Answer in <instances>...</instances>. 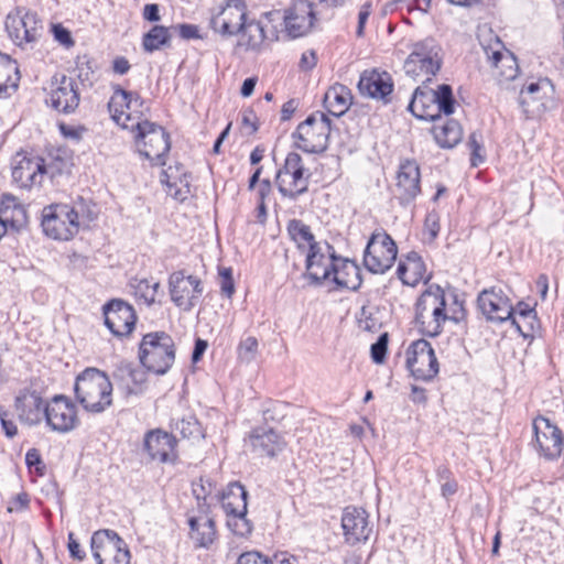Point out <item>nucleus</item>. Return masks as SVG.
<instances>
[{
  "mask_svg": "<svg viewBox=\"0 0 564 564\" xmlns=\"http://www.w3.org/2000/svg\"><path fill=\"white\" fill-rule=\"evenodd\" d=\"M247 512L227 514V525L236 534L245 536L252 530L250 521L246 518Z\"/></svg>",
  "mask_w": 564,
  "mask_h": 564,
  "instance_id": "de8ad7c7",
  "label": "nucleus"
},
{
  "mask_svg": "<svg viewBox=\"0 0 564 564\" xmlns=\"http://www.w3.org/2000/svg\"><path fill=\"white\" fill-rule=\"evenodd\" d=\"M434 96L433 89L417 87L408 106L409 110L419 119L435 121L440 118V113L433 100Z\"/></svg>",
  "mask_w": 564,
  "mask_h": 564,
  "instance_id": "2f4dec72",
  "label": "nucleus"
},
{
  "mask_svg": "<svg viewBox=\"0 0 564 564\" xmlns=\"http://www.w3.org/2000/svg\"><path fill=\"white\" fill-rule=\"evenodd\" d=\"M6 30L15 45L32 47L41 39L44 28L35 12L19 8L7 15Z\"/></svg>",
  "mask_w": 564,
  "mask_h": 564,
  "instance_id": "1a4fd4ad",
  "label": "nucleus"
},
{
  "mask_svg": "<svg viewBox=\"0 0 564 564\" xmlns=\"http://www.w3.org/2000/svg\"><path fill=\"white\" fill-rule=\"evenodd\" d=\"M94 219L83 199L74 205L53 204L42 210L41 226L44 234L55 240H69L82 226Z\"/></svg>",
  "mask_w": 564,
  "mask_h": 564,
  "instance_id": "f257e3e1",
  "label": "nucleus"
},
{
  "mask_svg": "<svg viewBox=\"0 0 564 564\" xmlns=\"http://www.w3.org/2000/svg\"><path fill=\"white\" fill-rule=\"evenodd\" d=\"M0 217L6 231L8 227L19 230L26 223L25 209L20 204H18L8 215Z\"/></svg>",
  "mask_w": 564,
  "mask_h": 564,
  "instance_id": "8fccbe9b",
  "label": "nucleus"
},
{
  "mask_svg": "<svg viewBox=\"0 0 564 564\" xmlns=\"http://www.w3.org/2000/svg\"><path fill=\"white\" fill-rule=\"evenodd\" d=\"M434 101L437 107V111L445 113L446 116L454 112L455 100L453 98L452 88L449 85L443 84L438 86L437 90H434Z\"/></svg>",
  "mask_w": 564,
  "mask_h": 564,
  "instance_id": "a18cd8bd",
  "label": "nucleus"
},
{
  "mask_svg": "<svg viewBox=\"0 0 564 564\" xmlns=\"http://www.w3.org/2000/svg\"><path fill=\"white\" fill-rule=\"evenodd\" d=\"M171 301L184 312H191L203 294L199 278L185 275L184 271L173 272L169 278Z\"/></svg>",
  "mask_w": 564,
  "mask_h": 564,
  "instance_id": "2eb2a0df",
  "label": "nucleus"
},
{
  "mask_svg": "<svg viewBox=\"0 0 564 564\" xmlns=\"http://www.w3.org/2000/svg\"><path fill=\"white\" fill-rule=\"evenodd\" d=\"M172 32L177 33L183 40L200 39L199 29L194 24H176L171 26Z\"/></svg>",
  "mask_w": 564,
  "mask_h": 564,
  "instance_id": "864d4df0",
  "label": "nucleus"
},
{
  "mask_svg": "<svg viewBox=\"0 0 564 564\" xmlns=\"http://www.w3.org/2000/svg\"><path fill=\"white\" fill-rule=\"evenodd\" d=\"M332 269L334 271L332 280L337 286L351 291H357L360 288V269L354 261L337 259Z\"/></svg>",
  "mask_w": 564,
  "mask_h": 564,
  "instance_id": "473e14b6",
  "label": "nucleus"
},
{
  "mask_svg": "<svg viewBox=\"0 0 564 564\" xmlns=\"http://www.w3.org/2000/svg\"><path fill=\"white\" fill-rule=\"evenodd\" d=\"M242 124L249 129L250 134L258 130L257 117L252 110H245L242 112Z\"/></svg>",
  "mask_w": 564,
  "mask_h": 564,
  "instance_id": "774afa93",
  "label": "nucleus"
},
{
  "mask_svg": "<svg viewBox=\"0 0 564 564\" xmlns=\"http://www.w3.org/2000/svg\"><path fill=\"white\" fill-rule=\"evenodd\" d=\"M172 37L171 28L163 25H154L148 33L143 35L142 46L145 52L152 53L169 46Z\"/></svg>",
  "mask_w": 564,
  "mask_h": 564,
  "instance_id": "a19ab883",
  "label": "nucleus"
},
{
  "mask_svg": "<svg viewBox=\"0 0 564 564\" xmlns=\"http://www.w3.org/2000/svg\"><path fill=\"white\" fill-rule=\"evenodd\" d=\"M29 502L30 500L28 494L21 492L9 501L7 509L9 512L21 511L28 508Z\"/></svg>",
  "mask_w": 564,
  "mask_h": 564,
  "instance_id": "4d7b16f0",
  "label": "nucleus"
},
{
  "mask_svg": "<svg viewBox=\"0 0 564 564\" xmlns=\"http://www.w3.org/2000/svg\"><path fill=\"white\" fill-rule=\"evenodd\" d=\"M438 215L436 213L427 214L425 218V229L430 234L431 239L436 238L440 231Z\"/></svg>",
  "mask_w": 564,
  "mask_h": 564,
  "instance_id": "680f3d73",
  "label": "nucleus"
},
{
  "mask_svg": "<svg viewBox=\"0 0 564 564\" xmlns=\"http://www.w3.org/2000/svg\"><path fill=\"white\" fill-rule=\"evenodd\" d=\"M46 172L41 158L22 156L12 169V180L21 188H31L41 184Z\"/></svg>",
  "mask_w": 564,
  "mask_h": 564,
  "instance_id": "c756f323",
  "label": "nucleus"
},
{
  "mask_svg": "<svg viewBox=\"0 0 564 564\" xmlns=\"http://www.w3.org/2000/svg\"><path fill=\"white\" fill-rule=\"evenodd\" d=\"M462 316H448L444 291L438 285H431L416 302L415 321L422 334L436 337L442 333L447 319L458 322Z\"/></svg>",
  "mask_w": 564,
  "mask_h": 564,
  "instance_id": "7ed1b4c3",
  "label": "nucleus"
},
{
  "mask_svg": "<svg viewBox=\"0 0 564 564\" xmlns=\"http://www.w3.org/2000/svg\"><path fill=\"white\" fill-rule=\"evenodd\" d=\"M52 87L48 99L52 108L65 115L73 113L80 100L76 80L62 75L59 78L55 77Z\"/></svg>",
  "mask_w": 564,
  "mask_h": 564,
  "instance_id": "aec40b11",
  "label": "nucleus"
},
{
  "mask_svg": "<svg viewBox=\"0 0 564 564\" xmlns=\"http://www.w3.org/2000/svg\"><path fill=\"white\" fill-rule=\"evenodd\" d=\"M105 325L117 337L129 335L134 328L137 315L133 307L122 300H111L104 305Z\"/></svg>",
  "mask_w": 564,
  "mask_h": 564,
  "instance_id": "a211bd4d",
  "label": "nucleus"
},
{
  "mask_svg": "<svg viewBox=\"0 0 564 564\" xmlns=\"http://www.w3.org/2000/svg\"><path fill=\"white\" fill-rule=\"evenodd\" d=\"M18 204L14 196L4 194L0 202V216L8 215Z\"/></svg>",
  "mask_w": 564,
  "mask_h": 564,
  "instance_id": "69168bd1",
  "label": "nucleus"
},
{
  "mask_svg": "<svg viewBox=\"0 0 564 564\" xmlns=\"http://www.w3.org/2000/svg\"><path fill=\"white\" fill-rule=\"evenodd\" d=\"M341 528L346 542L351 545L366 542L372 532L368 513L365 509L357 507L345 508L341 517Z\"/></svg>",
  "mask_w": 564,
  "mask_h": 564,
  "instance_id": "5701e85b",
  "label": "nucleus"
},
{
  "mask_svg": "<svg viewBox=\"0 0 564 564\" xmlns=\"http://www.w3.org/2000/svg\"><path fill=\"white\" fill-rule=\"evenodd\" d=\"M357 87L362 96L382 100L384 104L390 101V95L393 91L391 76L387 72L376 69L365 70L360 75Z\"/></svg>",
  "mask_w": 564,
  "mask_h": 564,
  "instance_id": "bb28decb",
  "label": "nucleus"
},
{
  "mask_svg": "<svg viewBox=\"0 0 564 564\" xmlns=\"http://www.w3.org/2000/svg\"><path fill=\"white\" fill-rule=\"evenodd\" d=\"M183 176H185V174H180L177 166L175 169L170 166L167 170L162 171L160 180L171 191L173 187H177L178 182L183 183Z\"/></svg>",
  "mask_w": 564,
  "mask_h": 564,
  "instance_id": "603ef678",
  "label": "nucleus"
},
{
  "mask_svg": "<svg viewBox=\"0 0 564 564\" xmlns=\"http://www.w3.org/2000/svg\"><path fill=\"white\" fill-rule=\"evenodd\" d=\"M432 132L435 141L442 148L455 147L463 137L462 127L456 120H446L442 124H434Z\"/></svg>",
  "mask_w": 564,
  "mask_h": 564,
  "instance_id": "58836bf2",
  "label": "nucleus"
},
{
  "mask_svg": "<svg viewBox=\"0 0 564 564\" xmlns=\"http://www.w3.org/2000/svg\"><path fill=\"white\" fill-rule=\"evenodd\" d=\"M519 102L528 117H538L555 107L554 87L547 78L532 82L520 91Z\"/></svg>",
  "mask_w": 564,
  "mask_h": 564,
  "instance_id": "ddd939ff",
  "label": "nucleus"
},
{
  "mask_svg": "<svg viewBox=\"0 0 564 564\" xmlns=\"http://www.w3.org/2000/svg\"><path fill=\"white\" fill-rule=\"evenodd\" d=\"M53 34L57 42L67 47L74 44L70 32L59 24L53 25Z\"/></svg>",
  "mask_w": 564,
  "mask_h": 564,
  "instance_id": "bf43d9fd",
  "label": "nucleus"
},
{
  "mask_svg": "<svg viewBox=\"0 0 564 564\" xmlns=\"http://www.w3.org/2000/svg\"><path fill=\"white\" fill-rule=\"evenodd\" d=\"M68 551L70 556L79 561L85 558V552L80 549V544L74 539V534H68Z\"/></svg>",
  "mask_w": 564,
  "mask_h": 564,
  "instance_id": "338daca9",
  "label": "nucleus"
},
{
  "mask_svg": "<svg viewBox=\"0 0 564 564\" xmlns=\"http://www.w3.org/2000/svg\"><path fill=\"white\" fill-rule=\"evenodd\" d=\"M371 12V3L367 2L365 3L358 14V26H357V35L362 36L364 35V28L365 24L370 15Z\"/></svg>",
  "mask_w": 564,
  "mask_h": 564,
  "instance_id": "e2e57ef3",
  "label": "nucleus"
},
{
  "mask_svg": "<svg viewBox=\"0 0 564 564\" xmlns=\"http://www.w3.org/2000/svg\"><path fill=\"white\" fill-rule=\"evenodd\" d=\"M143 447L153 460L174 463L177 458L176 438L161 430L148 432L144 436Z\"/></svg>",
  "mask_w": 564,
  "mask_h": 564,
  "instance_id": "b1692460",
  "label": "nucleus"
},
{
  "mask_svg": "<svg viewBox=\"0 0 564 564\" xmlns=\"http://www.w3.org/2000/svg\"><path fill=\"white\" fill-rule=\"evenodd\" d=\"M314 20L313 6L307 0L294 1L284 14L285 29L292 37L307 34L313 28Z\"/></svg>",
  "mask_w": 564,
  "mask_h": 564,
  "instance_id": "393cba45",
  "label": "nucleus"
},
{
  "mask_svg": "<svg viewBox=\"0 0 564 564\" xmlns=\"http://www.w3.org/2000/svg\"><path fill=\"white\" fill-rule=\"evenodd\" d=\"M20 79L17 62L9 55L0 52V97L9 95V90L18 88Z\"/></svg>",
  "mask_w": 564,
  "mask_h": 564,
  "instance_id": "4c0bfd02",
  "label": "nucleus"
},
{
  "mask_svg": "<svg viewBox=\"0 0 564 564\" xmlns=\"http://www.w3.org/2000/svg\"><path fill=\"white\" fill-rule=\"evenodd\" d=\"M397 254L393 239L384 231H376L366 246L364 264L369 272L383 274L393 265Z\"/></svg>",
  "mask_w": 564,
  "mask_h": 564,
  "instance_id": "9d476101",
  "label": "nucleus"
},
{
  "mask_svg": "<svg viewBox=\"0 0 564 564\" xmlns=\"http://www.w3.org/2000/svg\"><path fill=\"white\" fill-rule=\"evenodd\" d=\"M130 285L134 291V295L143 300L147 305L155 302V296L160 289L159 282L150 283L147 279H134Z\"/></svg>",
  "mask_w": 564,
  "mask_h": 564,
  "instance_id": "c03bdc74",
  "label": "nucleus"
},
{
  "mask_svg": "<svg viewBox=\"0 0 564 564\" xmlns=\"http://www.w3.org/2000/svg\"><path fill=\"white\" fill-rule=\"evenodd\" d=\"M481 134L473 132L469 135L467 145L470 150V164L471 166H478L485 161V150L481 142Z\"/></svg>",
  "mask_w": 564,
  "mask_h": 564,
  "instance_id": "09e8293b",
  "label": "nucleus"
},
{
  "mask_svg": "<svg viewBox=\"0 0 564 564\" xmlns=\"http://www.w3.org/2000/svg\"><path fill=\"white\" fill-rule=\"evenodd\" d=\"M246 17L247 6L243 0H226L212 14L209 25L223 37H232L241 32Z\"/></svg>",
  "mask_w": 564,
  "mask_h": 564,
  "instance_id": "f8f14e48",
  "label": "nucleus"
},
{
  "mask_svg": "<svg viewBox=\"0 0 564 564\" xmlns=\"http://www.w3.org/2000/svg\"><path fill=\"white\" fill-rule=\"evenodd\" d=\"M25 463L29 468L35 467V470L42 473L44 468L41 459V455L37 449L31 448L25 454Z\"/></svg>",
  "mask_w": 564,
  "mask_h": 564,
  "instance_id": "052dcab7",
  "label": "nucleus"
},
{
  "mask_svg": "<svg viewBox=\"0 0 564 564\" xmlns=\"http://www.w3.org/2000/svg\"><path fill=\"white\" fill-rule=\"evenodd\" d=\"M484 51L494 76L500 80H512L518 76L519 67L516 56L510 51H503L499 41L496 46H487Z\"/></svg>",
  "mask_w": 564,
  "mask_h": 564,
  "instance_id": "cd10ccee",
  "label": "nucleus"
},
{
  "mask_svg": "<svg viewBox=\"0 0 564 564\" xmlns=\"http://www.w3.org/2000/svg\"><path fill=\"white\" fill-rule=\"evenodd\" d=\"M440 67L438 48L432 39L413 44L412 52L403 65L406 75L415 80L423 78V82H430Z\"/></svg>",
  "mask_w": 564,
  "mask_h": 564,
  "instance_id": "6e6552de",
  "label": "nucleus"
},
{
  "mask_svg": "<svg viewBox=\"0 0 564 564\" xmlns=\"http://www.w3.org/2000/svg\"><path fill=\"white\" fill-rule=\"evenodd\" d=\"M310 175L301 155L291 152L286 155L283 166L276 172L275 184L283 197L294 200L307 192Z\"/></svg>",
  "mask_w": 564,
  "mask_h": 564,
  "instance_id": "0eeeda50",
  "label": "nucleus"
},
{
  "mask_svg": "<svg viewBox=\"0 0 564 564\" xmlns=\"http://www.w3.org/2000/svg\"><path fill=\"white\" fill-rule=\"evenodd\" d=\"M288 231H289L291 239L301 249H304L307 247L308 250H311V246L318 245L315 241L310 227L301 220L292 219L288 225Z\"/></svg>",
  "mask_w": 564,
  "mask_h": 564,
  "instance_id": "79ce46f5",
  "label": "nucleus"
},
{
  "mask_svg": "<svg viewBox=\"0 0 564 564\" xmlns=\"http://www.w3.org/2000/svg\"><path fill=\"white\" fill-rule=\"evenodd\" d=\"M75 397L85 411L94 414L105 412L112 404V383L106 372L86 368L75 381Z\"/></svg>",
  "mask_w": 564,
  "mask_h": 564,
  "instance_id": "f03ea898",
  "label": "nucleus"
},
{
  "mask_svg": "<svg viewBox=\"0 0 564 564\" xmlns=\"http://www.w3.org/2000/svg\"><path fill=\"white\" fill-rule=\"evenodd\" d=\"M135 128L138 152L152 165H165L171 148L170 135L165 129L149 120L139 121Z\"/></svg>",
  "mask_w": 564,
  "mask_h": 564,
  "instance_id": "39448f33",
  "label": "nucleus"
},
{
  "mask_svg": "<svg viewBox=\"0 0 564 564\" xmlns=\"http://www.w3.org/2000/svg\"><path fill=\"white\" fill-rule=\"evenodd\" d=\"M248 492L239 482L230 484L221 496V507L226 514L247 512Z\"/></svg>",
  "mask_w": 564,
  "mask_h": 564,
  "instance_id": "e433bc0d",
  "label": "nucleus"
},
{
  "mask_svg": "<svg viewBox=\"0 0 564 564\" xmlns=\"http://www.w3.org/2000/svg\"><path fill=\"white\" fill-rule=\"evenodd\" d=\"M246 442L256 456L269 458L275 457L286 445L276 431L264 426L253 429Z\"/></svg>",
  "mask_w": 564,
  "mask_h": 564,
  "instance_id": "4be33fe9",
  "label": "nucleus"
},
{
  "mask_svg": "<svg viewBox=\"0 0 564 564\" xmlns=\"http://www.w3.org/2000/svg\"><path fill=\"white\" fill-rule=\"evenodd\" d=\"M406 367L417 380L431 381L438 373V361L431 344L419 339L406 350Z\"/></svg>",
  "mask_w": 564,
  "mask_h": 564,
  "instance_id": "4468645a",
  "label": "nucleus"
},
{
  "mask_svg": "<svg viewBox=\"0 0 564 564\" xmlns=\"http://www.w3.org/2000/svg\"><path fill=\"white\" fill-rule=\"evenodd\" d=\"M44 419L52 431L67 433L78 425L76 405L64 395H55L45 404Z\"/></svg>",
  "mask_w": 564,
  "mask_h": 564,
  "instance_id": "f3484780",
  "label": "nucleus"
},
{
  "mask_svg": "<svg viewBox=\"0 0 564 564\" xmlns=\"http://www.w3.org/2000/svg\"><path fill=\"white\" fill-rule=\"evenodd\" d=\"M0 422H1V426L4 431V434L12 438L13 436L17 435L18 433V427L17 425L14 424L13 421L9 420L8 419V413L7 411L3 409V406H0Z\"/></svg>",
  "mask_w": 564,
  "mask_h": 564,
  "instance_id": "13d9d810",
  "label": "nucleus"
},
{
  "mask_svg": "<svg viewBox=\"0 0 564 564\" xmlns=\"http://www.w3.org/2000/svg\"><path fill=\"white\" fill-rule=\"evenodd\" d=\"M91 552L98 564H129L126 542L111 530H99L91 536Z\"/></svg>",
  "mask_w": 564,
  "mask_h": 564,
  "instance_id": "9b49d317",
  "label": "nucleus"
},
{
  "mask_svg": "<svg viewBox=\"0 0 564 564\" xmlns=\"http://www.w3.org/2000/svg\"><path fill=\"white\" fill-rule=\"evenodd\" d=\"M352 96L350 90L340 84L332 86L324 95L323 104L326 110L335 116H343L351 106Z\"/></svg>",
  "mask_w": 564,
  "mask_h": 564,
  "instance_id": "72a5a7b5",
  "label": "nucleus"
},
{
  "mask_svg": "<svg viewBox=\"0 0 564 564\" xmlns=\"http://www.w3.org/2000/svg\"><path fill=\"white\" fill-rule=\"evenodd\" d=\"M173 430L180 433L184 438L199 440L204 437L199 422L192 414L177 419L173 423Z\"/></svg>",
  "mask_w": 564,
  "mask_h": 564,
  "instance_id": "37998d69",
  "label": "nucleus"
},
{
  "mask_svg": "<svg viewBox=\"0 0 564 564\" xmlns=\"http://www.w3.org/2000/svg\"><path fill=\"white\" fill-rule=\"evenodd\" d=\"M359 327L364 330L372 332L377 328V319L371 316V312L362 306L358 316Z\"/></svg>",
  "mask_w": 564,
  "mask_h": 564,
  "instance_id": "6e6d98bb",
  "label": "nucleus"
},
{
  "mask_svg": "<svg viewBox=\"0 0 564 564\" xmlns=\"http://www.w3.org/2000/svg\"><path fill=\"white\" fill-rule=\"evenodd\" d=\"M478 307L490 322L502 323L511 321L512 325L520 326L513 317V306L510 299L501 289L491 288L479 293L477 299Z\"/></svg>",
  "mask_w": 564,
  "mask_h": 564,
  "instance_id": "dca6fc26",
  "label": "nucleus"
},
{
  "mask_svg": "<svg viewBox=\"0 0 564 564\" xmlns=\"http://www.w3.org/2000/svg\"><path fill=\"white\" fill-rule=\"evenodd\" d=\"M420 192L419 165L414 161H405L400 165L397 175L395 197L401 204H408L413 200Z\"/></svg>",
  "mask_w": 564,
  "mask_h": 564,
  "instance_id": "c85d7f7f",
  "label": "nucleus"
},
{
  "mask_svg": "<svg viewBox=\"0 0 564 564\" xmlns=\"http://www.w3.org/2000/svg\"><path fill=\"white\" fill-rule=\"evenodd\" d=\"M258 349L259 343L256 337L247 336L246 338H242L237 347L238 360L245 364L252 362L258 355Z\"/></svg>",
  "mask_w": 564,
  "mask_h": 564,
  "instance_id": "49530a36",
  "label": "nucleus"
},
{
  "mask_svg": "<svg viewBox=\"0 0 564 564\" xmlns=\"http://www.w3.org/2000/svg\"><path fill=\"white\" fill-rule=\"evenodd\" d=\"M240 35L239 44L246 46L248 50H257L265 40V32L263 25L256 20L243 21V28Z\"/></svg>",
  "mask_w": 564,
  "mask_h": 564,
  "instance_id": "ea45409f",
  "label": "nucleus"
},
{
  "mask_svg": "<svg viewBox=\"0 0 564 564\" xmlns=\"http://www.w3.org/2000/svg\"><path fill=\"white\" fill-rule=\"evenodd\" d=\"M388 349V334L383 333L379 336L377 341L371 345L370 352L373 362L382 364L386 358Z\"/></svg>",
  "mask_w": 564,
  "mask_h": 564,
  "instance_id": "3c124183",
  "label": "nucleus"
},
{
  "mask_svg": "<svg viewBox=\"0 0 564 564\" xmlns=\"http://www.w3.org/2000/svg\"><path fill=\"white\" fill-rule=\"evenodd\" d=\"M336 261L337 259L334 257H326L321 251L319 245H313L306 256V271L303 276L310 281V285L321 286L333 275L332 267H335Z\"/></svg>",
  "mask_w": 564,
  "mask_h": 564,
  "instance_id": "a878e982",
  "label": "nucleus"
},
{
  "mask_svg": "<svg viewBox=\"0 0 564 564\" xmlns=\"http://www.w3.org/2000/svg\"><path fill=\"white\" fill-rule=\"evenodd\" d=\"M143 19L149 22H158L160 21V9L156 3H148L143 8Z\"/></svg>",
  "mask_w": 564,
  "mask_h": 564,
  "instance_id": "0e129e2a",
  "label": "nucleus"
},
{
  "mask_svg": "<svg viewBox=\"0 0 564 564\" xmlns=\"http://www.w3.org/2000/svg\"><path fill=\"white\" fill-rule=\"evenodd\" d=\"M533 430L540 453L547 459L557 458L563 449L562 431L544 416L534 420Z\"/></svg>",
  "mask_w": 564,
  "mask_h": 564,
  "instance_id": "6ab92c4d",
  "label": "nucleus"
},
{
  "mask_svg": "<svg viewBox=\"0 0 564 564\" xmlns=\"http://www.w3.org/2000/svg\"><path fill=\"white\" fill-rule=\"evenodd\" d=\"M45 404L41 392L31 387L20 390L14 400V408L20 422L30 426L42 421Z\"/></svg>",
  "mask_w": 564,
  "mask_h": 564,
  "instance_id": "412c9836",
  "label": "nucleus"
},
{
  "mask_svg": "<svg viewBox=\"0 0 564 564\" xmlns=\"http://www.w3.org/2000/svg\"><path fill=\"white\" fill-rule=\"evenodd\" d=\"M236 564H272L271 561L257 551L242 553Z\"/></svg>",
  "mask_w": 564,
  "mask_h": 564,
  "instance_id": "5fc2aeb1",
  "label": "nucleus"
},
{
  "mask_svg": "<svg viewBox=\"0 0 564 564\" xmlns=\"http://www.w3.org/2000/svg\"><path fill=\"white\" fill-rule=\"evenodd\" d=\"M191 528L189 536L196 547L208 549L216 539L215 522L212 518L198 519L192 517L188 519Z\"/></svg>",
  "mask_w": 564,
  "mask_h": 564,
  "instance_id": "c9c22d12",
  "label": "nucleus"
},
{
  "mask_svg": "<svg viewBox=\"0 0 564 564\" xmlns=\"http://www.w3.org/2000/svg\"><path fill=\"white\" fill-rule=\"evenodd\" d=\"M139 359L143 367L155 375H165L175 360V344L165 332H151L142 337Z\"/></svg>",
  "mask_w": 564,
  "mask_h": 564,
  "instance_id": "20e7f679",
  "label": "nucleus"
},
{
  "mask_svg": "<svg viewBox=\"0 0 564 564\" xmlns=\"http://www.w3.org/2000/svg\"><path fill=\"white\" fill-rule=\"evenodd\" d=\"M330 119L323 112H314L301 122L292 137L299 149L307 153H322L328 147Z\"/></svg>",
  "mask_w": 564,
  "mask_h": 564,
  "instance_id": "423d86ee",
  "label": "nucleus"
},
{
  "mask_svg": "<svg viewBox=\"0 0 564 564\" xmlns=\"http://www.w3.org/2000/svg\"><path fill=\"white\" fill-rule=\"evenodd\" d=\"M144 100L138 93H132L117 87L108 102V109L112 119L124 126L126 120L130 119L128 110L143 107Z\"/></svg>",
  "mask_w": 564,
  "mask_h": 564,
  "instance_id": "7c9ffc66",
  "label": "nucleus"
},
{
  "mask_svg": "<svg viewBox=\"0 0 564 564\" xmlns=\"http://www.w3.org/2000/svg\"><path fill=\"white\" fill-rule=\"evenodd\" d=\"M425 264L416 252H410L397 269L398 278L406 285L415 286L425 276Z\"/></svg>",
  "mask_w": 564,
  "mask_h": 564,
  "instance_id": "f704fd0d",
  "label": "nucleus"
}]
</instances>
